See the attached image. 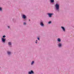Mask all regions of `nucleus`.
I'll return each mask as SVG.
<instances>
[{
    "label": "nucleus",
    "instance_id": "obj_2",
    "mask_svg": "<svg viewBox=\"0 0 74 74\" xmlns=\"http://www.w3.org/2000/svg\"><path fill=\"white\" fill-rule=\"evenodd\" d=\"M29 74H34V72L33 71L31 70V71H29L28 72Z\"/></svg>",
    "mask_w": 74,
    "mask_h": 74
},
{
    "label": "nucleus",
    "instance_id": "obj_11",
    "mask_svg": "<svg viewBox=\"0 0 74 74\" xmlns=\"http://www.w3.org/2000/svg\"><path fill=\"white\" fill-rule=\"evenodd\" d=\"M58 41H59V42H60V38H59L58 39Z\"/></svg>",
    "mask_w": 74,
    "mask_h": 74
},
{
    "label": "nucleus",
    "instance_id": "obj_20",
    "mask_svg": "<svg viewBox=\"0 0 74 74\" xmlns=\"http://www.w3.org/2000/svg\"><path fill=\"white\" fill-rule=\"evenodd\" d=\"M8 28H10V27L9 26H8Z\"/></svg>",
    "mask_w": 74,
    "mask_h": 74
},
{
    "label": "nucleus",
    "instance_id": "obj_4",
    "mask_svg": "<svg viewBox=\"0 0 74 74\" xmlns=\"http://www.w3.org/2000/svg\"><path fill=\"white\" fill-rule=\"evenodd\" d=\"M2 40L3 42H5V39L4 38H2Z\"/></svg>",
    "mask_w": 74,
    "mask_h": 74
},
{
    "label": "nucleus",
    "instance_id": "obj_18",
    "mask_svg": "<svg viewBox=\"0 0 74 74\" xmlns=\"http://www.w3.org/2000/svg\"><path fill=\"white\" fill-rule=\"evenodd\" d=\"M37 40H36V43H37Z\"/></svg>",
    "mask_w": 74,
    "mask_h": 74
},
{
    "label": "nucleus",
    "instance_id": "obj_12",
    "mask_svg": "<svg viewBox=\"0 0 74 74\" xmlns=\"http://www.w3.org/2000/svg\"><path fill=\"white\" fill-rule=\"evenodd\" d=\"M50 1L51 3H53L54 2V0H50Z\"/></svg>",
    "mask_w": 74,
    "mask_h": 74
},
{
    "label": "nucleus",
    "instance_id": "obj_6",
    "mask_svg": "<svg viewBox=\"0 0 74 74\" xmlns=\"http://www.w3.org/2000/svg\"><path fill=\"white\" fill-rule=\"evenodd\" d=\"M40 25L42 26H44V24H43L42 22L40 23Z\"/></svg>",
    "mask_w": 74,
    "mask_h": 74
},
{
    "label": "nucleus",
    "instance_id": "obj_10",
    "mask_svg": "<svg viewBox=\"0 0 74 74\" xmlns=\"http://www.w3.org/2000/svg\"><path fill=\"white\" fill-rule=\"evenodd\" d=\"M7 53H8V54L9 55H10V54H11V52L10 51H8L7 52Z\"/></svg>",
    "mask_w": 74,
    "mask_h": 74
},
{
    "label": "nucleus",
    "instance_id": "obj_16",
    "mask_svg": "<svg viewBox=\"0 0 74 74\" xmlns=\"http://www.w3.org/2000/svg\"><path fill=\"white\" fill-rule=\"evenodd\" d=\"M51 23V21H49V22H48V23Z\"/></svg>",
    "mask_w": 74,
    "mask_h": 74
},
{
    "label": "nucleus",
    "instance_id": "obj_8",
    "mask_svg": "<svg viewBox=\"0 0 74 74\" xmlns=\"http://www.w3.org/2000/svg\"><path fill=\"white\" fill-rule=\"evenodd\" d=\"M58 46L59 47H61V46H62V45H61V44H59L58 45Z\"/></svg>",
    "mask_w": 74,
    "mask_h": 74
},
{
    "label": "nucleus",
    "instance_id": "obj_1",
    "mask_svg": "<svg viewBox=\"0 0 74 74\" xmlns=\"http://www.w3.org/2000/svg\"><path fill=\"white\" fill-rule=\"evenodd\" d=\"M55 7L57 10H58L59 9V5L58 4H56V5Z\"/></svg>",
    "mask_w": 74,
    "mask_h": 74
},
{
    "label": "nucleus",
    "instance_id": "obj_13",
    "mask_svg": "<svg viewBox=\"0 0 74 74\" xmlns=\"http://www.w3.org/2000/svg\"><path fill=\"white\" fill-rule=\"evenodd\" d=\"M33 63H34V61H33L31 63V65H32V64H33Z\"/></svg>",
    "mask_w": 74,
    "mask_h": 74
},
{
    "label": "nucleus",
    "instance_id": "obj_17",
    "mask_svg": "<svg viewBox=\"0 0 74 74\" xmlns=\"http://www.w3.org/2000/svg\"><path fill=\"white\" fill-rule=\"evenodd\" d=\"M23 25H26V23H24Z\"/></svg>",
    "mask_w": 74,
    "mask_h": 74
},
{
    "label": "nucleus",
    "instance_id": "obj_15",
    "mask_svg": "<svg viewBox=\"0 0 74 74\" xmlns=\"http://www.w3.org/2000/svg\"><path fill=\"white\" fill-rule=\"evenodd\" d=\"M2 9H1V8H0V11H1V10H2Z\"/></svg>",
    "mask_w": 74,
    "mask_h": 74
},
{
    "label": "nucleus",
    "instance_id": "obj_14",
    "mask_svg": "<svg viewBox=\"0 0 74 74\" xmlns=\"http://www.w3.org/2000/svg\"><path fill=\"white\" fill-rule=\"evenodd\" d=\"M3 38H5V36L4 35L3 36Z\"/></svg>",
    "mask_w": 74,
    "mask_h": 74
},
{
    "label": "nucleus",
    "instance_id": "obj_19",
    "mask_svg": "<svg viewBox=\"0 0 74 74\" xmlns=\"http://www.w3.org/2000/svg\"><path fill=\"white\" fill-rule=\"evenodd\" d=\"M38 39L39 40H40V38H38Z\"/></svg>",
    "mask_w": 74,
    "mask_h": 74
},
{
    "label": "nucleus",
    "instance_id": "obj_5",
    "mask_svg": "<svg viewBox=\"0 0 74 74\" xmlns=\"http://www.w3.org/2000/svg\"><path fill=\"white\" fill-rule=\"evenodd\" d=\"M61 28L63 30V31H65V29H64V27H61Z\"/></svg>",
    "mask_w": 74,
    "mask_h": 74
},
{
    "label": "nucleus",
    "instance_id": "obj_7",
    "mask_svg": "<svg viewBox=\"0 0 74 74\" xmlns=\"http://www.w3.org/2000/svg\"><path fill=\"white\" fill-rule=\"evenodd\" d=\"M23 18H24V19H25V18H26V16L24 15H23Z\"/></svg>",
    "mask_w": 74,
    "mask_h": 74
},
{
    "label": "nucleus",
    "instance_id": "obj_21",
    "mask_svg": "<svg viewBox=\"0 0 74 74\" xmlns=\"http://www.w3.org/2000/svg\"><path fill=\"white\" fill-rule=\"evenodd\" d=\"M29 21H30V20H29Z\"/></svg>",
    "mask_w": 74,
    "mask_h": 74
},
{
    "label": "nucleus",
    "instance_id": "obj_3",
    "mask_svg": "<svg viewBox=\"0 0 74 74\" xmlns=\"http://www.w3.org/2000/svg\"><path fill=\"white\" fill-rule=\"evenodd\" d=\"M49 16V17H51V16H52V15H53V14H48Z\"/></svg>",
    "mask_w": 74,
    "mask_h": 74
},
{
    "label": "nucleus",
    "instance_id": "obj_9",
    "mask_svg": "<svg viewBox=\"0 0 74 74\" xmlns=\"http://www.w3.org/2000/svg\"><path fill=\"white\" fill-rule=\"evenodd\" d=\"M8 45H11V42H9Z\"/></svg>",
    "mask_w": 74,
    "mask_h": 74
}]
</instances>
